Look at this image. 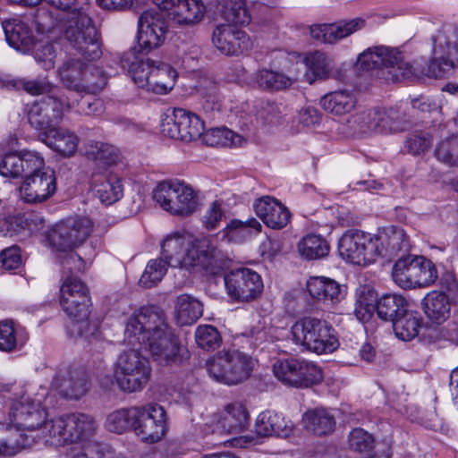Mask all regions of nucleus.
I'll return each instance as SVG.
<instances>
[{"mask_svg": "<svg viewBox=\"0 0 458 458\" xmlns=\"http://www.w3.org/2000/svg\"><path fill=\"white\" fill-rule=\"evenodd\" d=\"M129 344H144L155 361L161 365H180L190 358L174 330L157 306L141 307L130 316L125 327Z\"/></svg>", "mask_w": 458, "mask_h": 458, "instance_id": "f257e3e1", "label": "nucleus"}, {"mask_svg": "<svg viewBox=\"0 0 458 458\" xmlns=\"http://www.w3.org/2000/svg\"><path fill=\"white\" fill-rule=\"evenodd\" d=\"M161 249V259L173 267L202 269L216 274L224 265L220 250L208 239L191 242L183 234L175 233L164 239Z\"/></svg>", "mask_w": 458, "mask_h": 458, "instance_id": "f03ea898", "label": "nucleus"}, {"mask_svg": "<svg viewBox=\"0 0 458 458\" xmlns=\"http://www.w3.org/2000/svg\"><path fill=\"white\" fill-rule=\"evenodd\" d=\"M121 65L139 88L156 94L169 92L177 78V72L169 64L138 55L135 49L123 55Z\"/></svg>", "mask_w": 458, "mask_h": 458, "instance_id": "7ed1b4c3", "label": "nucleus"}, {"mask_svg": "<svg viewBox=\"0 0 458 458\" xmlns=\"http://www.w3.org/2000/svg\"><path fill=\"white\" fill-rule=\"evenodd\" d=\"M89 8H83L70 14L62 24L61 32L72 55L85 61H95L102 55L98 32L89 13Z\"/></svg>", "mask_w": 458, "mask_h": 458, "instance_id": "20e7f679", "label": "nucleus"}, {"mask_svg": "<svg viewBox=\"0 0 458 458\" xmlns=\"http://www.w3.org/2000/svg\"><path fill=\"white\" fill-rule=\"evenodd\" d=\"M90 298L88 287L79 279L67 277L60 289V305L72 320L71 332L77 335L92 334L89 317Z\"/></svg>", "mask_w": 458, "mask_h": 458, "instance_id": "39448f33", "label": "nucleus"}, {"mask_svg": "<svg viewBox=\"0 0 458 458\" xmlns=\"http://www.w3.org/2000/svg\"><path fill=\"white\" fill-rule=\"evenodd\" d=\"M58 424H64L63 416L47 420L39 427L34 434H19L17 431L0 426V455L13 456L21 451L23 448L33 445L37 439L47 438L46 442L51 445H65L64 428H57Z\"/></svg>", "mask_w": 458, "mask_h": 458, "instance_id": "423d86ee", "label": "nucleus"}, {"mask_svg": "<svg viewBox=\"0 0 458 458\" xmlns=\"http://www.w3.org/2000/svg\"><path fill=\"white\" fill-rule=\"evenodd\" d=\"M291 333L296 344L318 354L332 352L338 345L332 327L317 318L298 319L293 325Z\"/></svg>", "mask_w": 458, "mask_h": 458, "instance_id": "0eeeda50", "label": "nucleus"}, {"mask_svg": "<svg viewBox=\"0 0 458 458\" xmlns=\"http://www.w3.org/2000/svg\"><path fill=\"white\" fill-rule=\"evenodd\" d=\"M153 199L164 210L173 215L190 216L198 208L195 191L179 180L160 182L153 191Z\"/></svg>", "mask_w": 458, "mask_h": 458, "instance_id": "6e6552de", "label": "nucleus"}, {"mask_svg": "<svg viewBox=\"0 0 458 458\" xmlns=\"http://www.w3.org/2000/svg\"><path fill=\"white\" fill-rule=\"evenodd\" d=\"M9 420L12 425L0 424L19 434H34L45 422L47 411L39 402H35L24 394L9 397Z\"/></svg>", "mask_w": 458, "mask_h": 458, "instance_id": "1a4fd4ad", "label": "nucleus"}, {"mask_svg": "<svg viewBox=\"0 0 458 458\" xmlns=\"http://www.w3.org/2000/svg\"><path fill=\"white\" fill-rule=\"evenodd\" d=\"M378 240L370 233L359 230H349L339 240V255L346 261L367 266L379 256Z\"/></svg>", "mask_w": 458, "mask_h": 458, "instance_id": "9d476101", "label": "nucleus"}, {"mask_svg": "<svg viewBox=\"0 0 458 458\" xmlns=\"http://www.w3.org/2000/svg\"><path fill=\"white\" fill-rule=\"evenodd\" d=\"M71 105L64 96L47 95L35 101L28 111L30 124L40 131V136L57 127Z\"/></svg>", "mask_w": 458, "mask_h": 458, "instance_id": "9b49d317", "label": "nucleus"}, {"mask_svg": "<svg viewBox=\"0 0 458 458\" xmlns=\"http://www.w3.org/2000/svg\"><path fill=\"white\" fill-rule=\"evenodd\" d=\"M359 62L367 70L389 69L388 72L395 81L410 78L414 72L412 66L403 61L399 51L386 47L367 49L360 55Z\"/></svg>", "mask_w": 458, "mask_h": 458, "instance_id": "f8f14e48", "label": "nucleus"}, {"mask_svg": "<svg viewBox=\"0 0 458 458\" xmlns=\"http://www.w3.org/2000/svg\"><path fill=\"white\" fill-rule=\"evenodd\" d=\"M93 224L85 216L69 217L58 223L49 234V242L59 251L81 245L90 235Z\"/></svg>", "mask_w": 458, "mask_h": 458, "instance_id": "ddd939ff", "label": "nucleus"}, {"mask_svg": "<svg viewBox=\"0 0 458 458\" xmlns=\"http://www.w3.org/2000/svg\"><path fill=\"white\" fill-rule=\"evenodd\" d=\"M166 26L164 19L155 10L144 11L138 20L137 42L139 50H136L138 55H145L159 47L165 41Z\"/></svg>", "mask_w": 458, "mask_h": 458, "instance_id": "4468645a", "label": "nucleus"}, {"mask_svg": "<svg viewBox=\"0 0 458 458\" xmlns=\"http://www.w3.org/2000/svg\"><path fill=\"white\" fill-rule=\"evenodd\" d=\"M139 417L134 424V432L146 443H157L166 432V413L157 403L139 406Z\"/></svg>", "mask_w": 458, "mask_h": 458, "instance_id": "2eb2a0df", "label": "nucleus"}, {"mask_svg": "<svg viewBox=\"0 0 458 458\" xmlns=\"http://www.w3.org/2000/svg\"><path fill=\"white\" fill-rule=\"evenodd\" d=\"M225 284L228 295L239 301L254 300L261 293L263 289L260 276L247 267L230 271L225 276Z\"/></svg>", "mask_w": 458, "mask_h": 458, "instance_id": "dca6fc26", "label": "nucleus"}, {"mask_svg": "<svg viewBox=\"0 0 458 458\" xmlns=\"http://www.w3.org/2000/svg\"><path fill=\"white\" fill-rule=\"evenodd\" d=\"M204 130V122L197 114L182 108H175L173 115L161 124L164 135L184 141L199 139Z\"/></svg>", "mask_w": 458, "mask_h": 458, "instance_id": "f3484780", "label": "nucleus"}, {"mask_svg": "<svg viewBox=\"0 0 458 458\" xmlns=\"http://www.w3.org/2000/svg\"><path fill=\"white\" fill-rule=\"evenodd\" d=\"M212 43L225 55H240L250 51L252 41L242 30L231 24L217 25L212 33Z\"/></svg>", "mask_w": 458, "mask_h": 458, "instance_id": "a211bd4d", "label": "nucleus"}, {"mask_svg": "<svg viewBox=\"0 0 458 458\" xmlns=\"http://www.w3.org/2000/svg\"><path fill=\"white\" fill-rule=\"evenodd\" d=\"M30 173L21 187L22 199L29 203L42 202L50 198L55 191V177L52 170L43 166Z\"/></svg>", "mask_w": 458, "mask_h": 458, "instance_id": "6ab92c4d", "label": "nucleus"}, {"mask_svg": "<svg viewBox=\"0 0 458 458\" xmlns=\"http://www.w3.org/2000/svg\"><path fill=\"white\" fill-rule=\"evenodd\" d=\"M366 26V20L360 17L340 20L333 23L314 24L310 27L313 38L327 44H335L352 34L361 30Z\"/></svg>", "mask_w": 458, "mask_h": 458, "instance_id": "aec40b11", "label": "nucleus"}, {"mask_svg": "<svg viewBox=\"0 0 458 458\" xmlns=\"http://www.w3.org/2000/svg\"><path fill=\"white\" fill-rule=\"evenodd\" d=\"M44 166V159L35 151L10 152L0 158V174L4 177H19L28 171Z\"/></svg>", "mask_w": 458, "mask_h": 458, "instance_id": "412c9836", "label": "nucleus"}, {"mask_svg": "<svg viewBox=\"0 0 458 458\" xmlns=\"http://www.w3.org/2000/svg\"><path fill=\"white\" fill-rule=\"evenodd\" d=\"M257 365L258 361L256 360L239 351L220 352L206 361L208 372H226L228 370L251 372L257 369Z\"/></svg>", "mask_w": 458, "mask_h": 458, "instance_id": "4be33fe9", "label": "nucleus"}, {"mask_svg": "<svg viewBox=\"0 0 458 458\" xmlns=\"http://www.w3.org/2000/svg\"><path fill=\"white\" fill-rule=\"evenodd\" d=\"M307 290L316 301L330 307L344 298L346 287L331 278L313 276L307 282Z\"/></svg>", "mask_w": 458, "mask_h": 458, "instance_id": "5701e85b", "label": "nucleus"}, {"mask_svg": "<svg viewBox=\"0 0 458 458\" xmlns=\"http://www.w3.org/2000/svg\"><path fill=\"white\" fill-rule=\"evenodd\" d=\"M253 208L257 216L270 228L281 229L290 220L288 208L273 197L263 196L256 199Z\"/></svg>", "mask_w": 458, "mask_h": 458, "instance_id": "b1692460", "label": "nucleus"}, {"mask_svg": "<svg viewBox=\"0 0 458 458\" xmlns=\"http://www.w3.org/2000/svg\"><path fill=\"white\" fill-rule=\"evenodd\" d=\"M91 184L99 200L111 205L119 200L123 194L121 178L113 173H94Z\"/></svg>", "mask_w": 458, "mask_h": 458, "instance_id": "393cba45", "label": "nucleus"}, {"mask_svg": "<svg viewBox=\"0 0 458 458\" xmlns=\"http://www.w3.org/2000/svg\"><path fill=\"white\" fill-rule=\"evenodd\" d=\"M2 26L8 44L13 48L28 53L36 46L31 29L20 19L4 21Z\"/></svg>", "mask_w": 458, "mask_h": 458, "instance_id": "a878e982", "label": "nucleus"}, {"mask_svg": "<svg viewBox=\"0 0 458 458\" xmlns=\"http://www.w3.org/2000/svg\"><path fill=\"white\" fill-rule=\"evenodd\" d=\"M51 386L61 396L74 400L83 396L89 388L86 374H56Z\"/></svg>", "mask_w": 458, "mask_h": 458, "instance_id": "bb28decb", "label": "nucleus"}, {"mask_svg": "<svg viewBox=\"0 0 458 458\" xmlns=\"http://www.w3.org/2000/svg\"><path fill=\"white\" fill-rule=\"evenodd\" d=\"M292 428L291 421L285 420L284 416L271 411H262L255 423V432L262 437L273 436L285 437L289 436Z\"/></svg>", "mask_w": 458, "mask_h": 458, "instance_id": "cd10ccee", "label": "nucleus"}, {"mask_svg": "<svg viewBox=\"0 0 458 458\" xmlns=\"http://www.w3.org/2000/svg\"><path fill=\"white\" fill-rule=\"evenodd\" d=\"M422 308L426 317L431 322L441 324L450 316V298L444 292L432 291L424 297Z\"/></svg>", "mask_w": 458, "mask_h": 458, "instance_id": "c85d7f7f", "label": "nucleus"}, {"mask_svg": "<svg viewBox=\"0 0 458 458\" xmlns=\"http://www.w3.org/2000/svg\"><path fill=\"white\" fill-rule=\"evenodd\" d=\"M293 80L285 73L270 70H259L253 76V86L265 92H277L289 89Z\"/></svg>", "mask_w": 458, "mask_h": 458, "instance_id": "c756f323", "label": "nucleus"}, {"mask_svg": "<svg viewBox=\"0 0 458 458\" xmlns=\"http://www.w3.org/2000/svg\"><path fill=\"white\" fill-rule=\"evenodd\" d=\"M219 423L227 433L240 434L249 425V412L240 403H229L225 407Z\"/></svg>", "mask_w": 458, "mask_h": 458, "instance_id": "7c9ffc66", "label": "nucleus"}, {"mask_svg": "<svg viewBox=\"0 0 458 458\" xmlns=\"http://www.w3.org/2000/svg\"><path fill=\"white\" fill-rule=\"evenodd\" d=\"M417 256L407 255L396 260L392 269V278L403 289L416 288Z\"/></svg>", "mask_w": 458, "mask_h": 458, "instance_id": "2f4dec72", "label": "nucleus"}, {"mask_svg": "<svg viewBox=\"0 0 458 458\" xmlns=\"http://www.w3.org/2000/svg\"><path fill=\"white\" fill-rule=\"evenodd\" d=\"M41 138L49 148L64 156H71L77 149V136L66 129L55 127Z\"/></svg>", "mask_w": 458, "mask_h": 458, "instance_id": "473e14b6", "label": "nucleus"}, {"mask_svg": "<svg viewBox=\"0 0 458 458\" xmlns=\"http://www.w3.org/2000/svg\"><path fill=\"white\" fill-rule=\"evenodd\" d=\"M149 374H105L100 379L106 389L117 386L123 392L132 393L140 391L148 383Z\"/></svg>", "mask_w": 458, "mask_h": 458, "instance_id": "72a5a7b5", "label": "nucleus"}, {"mask_svg": "<svg viewBox=\"0 0 458 458\" xmlns=\"http://www.w3.org/2000/svg\"><path fill=\"white\" fill-rule=\"evenodd\" d=\"M357 104L356 97L347 90L330 92L320 99L321 107L335 115H344L354 109Z\"/></svg>", "mask_w": 458, "mask_h": 458, "instance_id": "f704fd0d", "label": "nucleus"}, {"mask_svg": "<svg viewBox=\"0 0 458 458\" xmlns=\"http://www.w3.org/2000/svg\"><path fill=\"white\" fill-rule=\"evenodd\" d=\"M302 420L306 429L317 436L327 435L333 432L335 427V417L324 408L307 411Z\"/></svg>", "mask_w": 458, "mask_h": 458, "instance_id": "c9c22d12", "label": "nucleus"}, {"mask_svg": "<svg viewBox=\"0 0 458 458\" xmlns=\"http://www.w3.org/2000/svg\"><path fill=\"white\" fill-rule=\"evenodd\" d=\"M205 10L201 0H182L171 15L177 24L192 25L202 20Z\"/></svg>", "mask_w": 458, "mask_h": 458, "instance_id": "e433bc0d", "label": "nucleus"}, {"mask_svg": "<svg viewBox=\"0 0 458 458\" xmlns=\"http://www.w3.org/2000/svg\"><path fill=\"white\" fill-rule=\"evenodd\" d=\"M349 127L359 135L380 133V107L357 113L349 121Z\"/></svg>", "mask_w": 458, "mask_h": 458, "instance_id": "4c0bfd02", "label": "nucleus"}, {"mask_svg": "<svg viewBox=\"0 0 458 458\" xmlns=\"http://www.w3.org/2000/svg\"><path fill=\"white\" fill-rule=\"evenodd\" d=\"M203 306L199 301L188 294H181L175 303L177 323L181 326L191 325L201 316Z\"/></svg>", "mask_w": 458, "mask_h": 458, "instance_id": "58836bf2", "label": "nucleus"}, {"mask_svg": "<svg viewBox=\"0 0 458 458\" xmlns=\"http://www.w3.org/2000/svg\"><path fill=\"white\" fill-rule=\"evenodd\" d=\"M139 406L121 408L109 413L106 420L108 431L122 434L130 428L134 429L136 419L139 417Z\"/></svg>", "mask_w": 458, "mask_h": 458, "instance_id": "ea45409f", "label": "nucleus"}, {"mask_svg": "<svg viewBox=\"0 0 458 458\" xmlns=\"http://www.w3.org/2000/svg\"><path fill=\"white\" fill-rule=\"evenodd\" d=\"M85 155L88 159L103 167L112 166L119 160L118 149L114 146L105 142L91 141L88 143Z\"/></svg>", "mask_w": 458, "mask_h": 458, "instance_id": "a19ab883", "label": "nucleus"}, {"mask_svg": "<svg viewBox=\"0 0 458 458\" xmlns=\"http://www.w3.org/2000/svg\"><path fill=\"white\" fill-rule=\"evenodd\" d=\"M407 301L398 294H386L381 297L376 306L377 316L392 323L407 310Z\"/></svg>", "mask_w": 458, "mask_h": 458, "instance_id": "79ce46f5", "label": "nucleus"}, {"mask_svg": "<svg viewBox=\"0 0 458 458\" xmlns=\"http://www.w3.org/2000/svg\"><path fill=\"white\" fill-rule=\"evenodd\" d=\"M86 64L80 58H70L59 68V75L64 85L72 90H81Z\"/></svg>", "mask_w": 458, "mask_h": 458, "instance_id": "37998d69", "label": "nucleus"}, {"mask_svg": "<svg viewBox=\"0 0 458 458\" xmlns=\"http://www.w3.org/2000/svg\"><path fill=\"white\" fill-rule=\"evenodd\" d=\"M374 236L380 242L379 256H393L401 250H408L407 236L403 229L394 228L388 233Z\"/></svg>", "mask_w": 458, "mask_h": 458, "instance_id": "c03bdc74", "label": "nucleus"}, {"mask_svg": "<svg viewBox=\"0 0 458 458\" xmlns=\"http://www.w3.org/2000/svg\"><path fill=\"white\" fill-rule=\"evenodd\" d=\"M433 41L437 54H443L446 48L447 55L454 57L458 65V29L451 25L443 27Z\"/></svg>", "mask_w": 458, "mask_h": 458, "instance_id": "a18cd8bd", "label": "nucleus"}, {"mask_svg": "<svg viewBox=\"0 0 458 458\" xmlns=\"http://www.w3.org/2000/svg\"><path fill=\"white\" fill-rule=\"evenodd\" d=\"M304 64L308 72L313 75V79H310V74H306L310 83L315 79L327 78L332 70L331 58L320 51L309 53L304 58Z\"/></svg>", "mask_w": 458, "mask_h": 458, "instance_id": "49530a36", "label": "nucleus"}, {"mask_svg": "<svg viewBox=\"0 0 458 458\" xmlns=\"http://www.w3.org/2000/svg\"><path fill=\"white\" fill-rule=\"evenodd\" d=\"M149 360L136 350L122 352L116 362L114 372H148Z\"/></svg>", "mask_w": 458, "mask_h": 458, "instance_id": "de8ad7c7", "label": "nucleus"}, {"mask_svg": "<svg viewBox=\"0 0 458 458\" xmlns=\"http://www.w3.org/2000/svg\"><path fill=\"white\" fill-rule=\"evenodd\" d=\"M298 250L307 259H317L328 254L329 245L322 236L308 234L298 243Z\"/></svg>", "mask_w": 458, "mask_h": 458, "instance_id": "09e8293b", "label": "nucleus"}, {"mask_svg": "<svg viewBox=\"0 0 458 458\" xmlns=\"http://www.w3.org/2000/svg\"><path fill=\"white\" fill-rule=\"evenodd\" d=\"M395 335L403 341H410L419 334L420 320L412 312L406 310L393 322Z\"/></svg>", "mask_w": 458, "mask_h": 458, "instance_id": "8fccbe9b", "label": "nucleus"}, {"mask_svg": "<svg viewBox=\"0 0 458 458\" xmlns=\"http://www.w3.org/2000/svg\"><path fill=\"white\" fill-rule=\"evenodd\" d=\"M201 106L203 111L212 117L221 108V98L216 82L204 80L200 84Z\"/></svg>", "mask_w": 458, "mask_h": 458, "instance_id": "3c124183", "label": "nucleus"}, {"mask_svg": "<svg viewBox=\"0 0 458 458\" xmlns=\"http://www.w3.org/2000/svg\"><path fill=\"white\" fill-rule=\"evenodd\" d=\"M225 10L226 20L233 26L250 23V14L243 0H223L219 3Z\"/></svg>", "mask_w": 458, "mask_h": 458, "instance_id": "603ef678", "label": "nucleus"}, {"mask_svg": "<svg viewBox=\"0 0 458 458\" xmlns=\"http://www.w3.org/2000/svg\"><path fill=\"white\" fill-rule=\"evenodd\" d=\"M84 72L81 90L80 92L97 94L106 85L107 76L99 67L86 64Z\"/></svg>", "mask_w": 458, "mask_h": 458, "instance_id": "864d4df0", "label": "nucleus"}, {"mask_svg": "<svg viewBox=\"0 0 458 458\" xmlns=\"http://www.w3.org/2000/svg\"><path fill=\"white\" fill-rule=\"evenodd\" d=\"M435 155L441 163L450 167H458V134L439 142Z\"/></svg>", "mask_w": 458, "mask_h": 458, "instance_id": "5fc2aeb1", "label": "nucleus"}, {"mask_svg": "<svg viewBox=\"0 0 458 458\" xmlns=\"http://www.w3.org/2000/svg\"><path fill=\"white\" fill-rule=\"evenodd\" d=\"M261 227L256 218H250L246 221L233 219L226 225L225 232L229 241H240L250 235L251 230L260 232Z\"/></svg>", "mask_w": 458, "mask_h": 458, "instance_id": "6e6d98bb", "label": "nucleus"}, {"mask_svg": "<svg viewBox=\"0 0 458 458\" xmlns=\"http://www.w3.org/2000/svg\"><path fill=\"white\" fill-rule=\"evenodd\" d=\"M377 295L372 289L363 288L358 294L354 313L360 321L368 320L376 310Z\"/></svg>", "mask_w": 458, "mask_h": 458, "instance_id": "4d7b16f0", "label": "nucleus"}, {"mask_svg": "<svg viewBox=\"0 0 458 458\" xmlns=\"http://www.w3.org/2000/svg\"><path fill=\"white\" fill-rule=\"evenodd\" d=\"M434 54L437 56L432 59L428 64L427 68L421 72L426 76L441 79L451 74L454 67L458 66L453 60L445 57V55L447 54L446 49L443 54H437L435 51Z\"/></svg>", "mask_w": 458, "mask_h": 458, "instance_id": "13d9d810", "label": "nucleus"}, {"mask_svg": "<svg viewBox=\"0 0 458 458\" xmlns=\"http://www.w3.org/2000/svg\"><path fill=\"white\" fill-rule=\"evenodd\" d=\"M432 140L433 139L429 132L417 130L407 136L404 142V149L409 154L419 156L430 148Z\"/></svg>", "mask_w": 458, "mask_h": 458, "instance_id": "bf43d9fd", "label": "nucleus"}, {"mask_svg": "<svg viewBox=\"0 0 458 458\" xmlns=\"http://www.w3.org/2000/svg\"><path fill=\"white\" fill-rule=\"evenodd\" d=\"M167 266V263L161 258L151 259L140 279V284L145 288L153 287L162 280Z\"/></svg>", "mask_w": 458, "mask_h": 458, "instance_id": "052dcab7", "label": "nucleus"}, {"mask_svg": "<svg viewBox=\"0 0 458 458\" xmlns=\"http://www.w3.org/2000/svg\"><path fill=\"white\" fill-rule=\"evenodd\" d=\"M283 385L289 387L307 388L320 383L323 374H274Z\"/></svg>", "mask_w": 458, "mask_h": 458, "instance_id": "680f3d73", "label": "nucleus"}, {"mask_svg": "<svg viewBox=\"0 0 458 458\" xmlns=\"http://www.w3.org/2000/svg\"><path fill=\"white\" fill-rule=\"evenodd\" d=\"M24 340L18 337L13 321L0 322V351L12 352L17 347H21Z\"/></svg>", "mask_w": 458, "mask_h": 458, "instance_id": "e2e57ef3", "label": "nucleus"}, {"mask_svg": "<svg viewBox=\"0 0 458 458\" xmlns=\"http://www.w3.org/2000/svg\"><path fill=\"white\" fill-rule=\"evenodd\" d=\"M417 278L416 288L426 287L432 284L437 278V270L434 263L424 258L417 256Z\"/></svg>", "mask_w": 458, "mask_h": 458, "instance_id": "0e129e2a", "label": "nucleus"}, {"mask_svg": "<svg viewBox=\"0 0 458 458\" xmlns=\"http://www.w3.org/2000/svg\"><path fill=\"white\" fill-rule=\"evenodd\" d=\"M350 449L360 453L369 454L374 448L375 440L371 434L362 428H354L348 438Z\"/></svg>", "mask_w": 458, "mask_h": 458, "instance_id": "69168bd1", "label": "nucleus"}, {"mask_svg": "<svg viewBox=\"0 0 458 458\" xmlns=\"http://www.w3.org/2000/svg\"><path fill=\"white\" fill-rule=\"evenodd\" d=\"M403 129V115L396 108H380V133L399 131Z\"/></svg>", "mask_w": 458, "mask_h": 458, "instance_id": "338daca9", "label": "nucleus"}, {"mask_svg": "<svg viewBox=\"0 0 458 458\" xmlns=\"http://www.w3.org/2000/svg\"><path fill=\"white\" fill-rule=\"evenodd\" d=\"M195 338L198 346L208 351L217 348L221 342V336L216 328L208 325L199 326Z\"/></svg>", "mask_w": 458, "mask_h": 458, "instance_id": "774afa93", "label": "nucleus"}]
</instances>
